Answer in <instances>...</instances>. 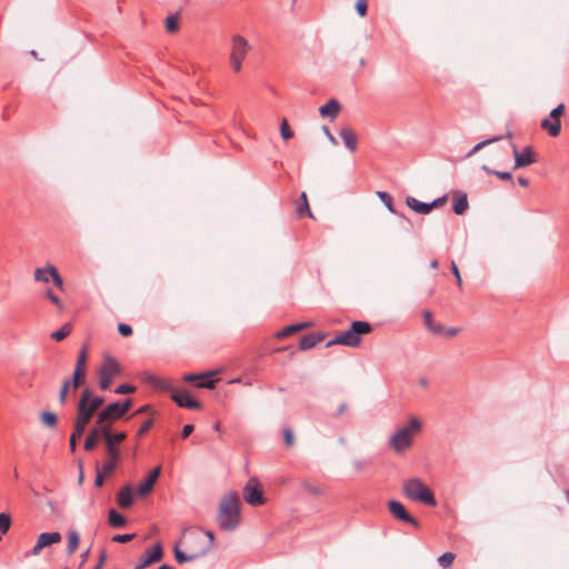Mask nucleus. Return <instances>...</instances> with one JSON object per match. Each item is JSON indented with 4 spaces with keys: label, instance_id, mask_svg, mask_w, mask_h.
Instances as JSON below:
<instances>
[{
    "label": "nucleus",
    "instance_id": "obj_1",
    "mask_svg": "<svg viewBox=\"0 0 569 569\" xmlns=\"http://www.w3.org/2000/svg\"><path fill=\"white\" fill-rule=\"evenodd\" d=\"M240 522V498L236 491L227 493L220 501L218 525L226 531L234 530Z\"/></svg>",
    "mask_w": 569,
    "mask_h": 569
},
{
    "label": "nucleus",
    "instance_id": "obj_2",
    "mask_svg": "<svg viewBox=\"0 0 569 569\" xmlns=\"http://www.w3.org/2000/svg\"><path fill=\"white\" fill-rule=\"evenodd\" d=\"M422 429L421 421L411 417L408 420V423L401 428H398L389 438V447L396 453H402L410 449L413 445V438L416 435L420 433Z\"/></svg>",
    "mask_w": 569,
    "mask_h": 569
},
{
    "label": "nucleus",
    "instance_id": "obj_3",
    "mask_svg": "<svg viewBox=\"0 0 569 569\" xmlns=\"http://www.w3.org/2000/svg\"><path fill=\"white\" fill-rule=\"evenodd\" d=\"M144 381L158 389L172 391L171 398L179 407L188 409H199L201 406L200 402L191 398V396L187 391L173 390L171 381L167 378L148 373L144 377Z\"/></svg>",
    "mask_w": 569,
    "mask_h": 569
},
{
    "label": "nucleus",
    "instance_id": "obj_4",
    "mask_svg": "<svg viewBox=\"0 0 569 569\" xmlns=\"http://www.w3.org/2000/svg\"><path fill=\"white\" fill-rule=\"evenodd\" d=\"M402 492L412 501H419L429 507L437 505L433 492L419 478L407 479L402 485Z\"/></svg>",
    "mask_w": 569,
    "mask_h": 569
},
{
    "label": "nucleus",
    "instance_id": "obj_5",
    "mask_svg": "<svg viewBox=\"0 0 569 569\" xmlns=\"http://www.w3.org/2000/svg\"><path fill=\"white\" fill-rule=\"evenodd\" d=\"M127 438V433L124 431H120L117 433H110L107 437L106 442V453L107 459L102 465V471L104 475H111L121 459V451L119 445Z\"/></svg>",
    "mask_w": 569,
    "mask_h": 569
},
{
    "label": "nucleus",
    "instance_id": "obj_6",
    "mask_svg": "<svg viewBox=\"0 0 569 569\" xmlns=\"http://www.w3.org/2000/svg\"><path fill=\"white\" fill-rule=\"evenodd\" d=\"M372 327L367 321H353L350 328L336 336L327 346L342 345L347 347H357L361 341V336L370 333Z\"/></svg>",
    "mask_w": 569,
    "mask_h": 569
},
{
    "label": "nucleus",
    "instance_id": "obj_7",
    "mask_svg": "<svg viewBox=\"0 0 569 569\" xmlns=\"http://www.w3.org/2000/svg\"><path fill=\"white\" fill-rule=\"evenodd\" d=\"M99 375V387L101 390H107L112 383V380L120 375V367L118 361L106 355L103 357L102 365L98 371Z\"/></svg>",
    "mask_w": 569,
    "mask_h": 569
},
{
    "label": "nucleus",
    "instance_id": "obj_8",
    "mask_svg": "<svg viewBox=\"0 0 569 569\" xmlns=\"http://www.w3.org/2000/svg\"><path fill=\"white\" fill-rule=\"evenodd\" d=\"M180 543L189 553H192V550L201 552V557L206 556L210 551V543H204L201 529H191L186 531Z\"/></svg>",
    "mask_w": 569,
    "mask_h": 569
},
{
    "label": "nucleus",
    "instance_id": "obj_9",
    "mask_svg": "<svg viewBox=\"0 0 569 569\" xmlns=\"http://www.w3.org/2000/svg\"><path fill=\"white\" fill-rule=\"evenodd\" d=\"M249 51L248 41L241 36H233L231 40L230 63L236 72H239L242 67V60Z\"/></svg>",
    "mask_w": 569,
    "mask_h": 569
},
{
    "label": "nucleus",
    "instance_id": "obj_10",
    "mask_svg": "<svg viewBox=\"0 0 569 569\" xmlns=\"http://www.w3.org/2000/svg\"><path fill=\"white\" fill-rule=\"evenodd\" d=\"M89 396V389L86 388L81 391V397L78 403L77 408V419L76 422L78 425V429L80 430L81 427H87V425L90 422L93 413L96 412L93 409H91L87 405V399Z\"/></svg>",
    "mask_w": 569,
    "mask_h": 569
},
{
    "label": "nucleus",
    "instance_id": "obj_11",
    "mask_svg": "<svg viewBox=\"0 0 569 569\" xmlns=\"http://www.w3.org/2000/svg\"><path fill=\"white\" fill-rule=\"evenodd\" d=\"M243 498L250 506L257 507L264 502L263 492L257 478H250L243 488Z\"/></svg>",
    "mask_w": 569,
    "mask_h": 569
},
{
    "label": "nucleus",
    "instance_id": "obj_12",
    "mask_svg": "<svg viewBox=\"0 0 569 569\" xmlns=\"http://www.w3.org/2000/svg\"><path fill=\"white\" fill-rule=\"evenodd\" d=\"M422 318H423V322H425V326L428 329V331L435 336L451 338V337H455L459 331L457 328H448L447 329L440 323H435L433 319H432V313L428 310H425L422 312Z\"/></svg>",
    "mask_w": 569,
    "mask_h": 569
},
{
    "label": "nucleus",
    "instance_id": "obj_13",
    "mask_svg": "<svg viewBox=\"0 0 569 569\" xmlns=\"http://www.w3.org/2000/svg\"><path fill=\"white\" fill-rule=\"evenodd\" d=\"M120 402H113L103 408L97 418V425L109 426L112 421L122 418L120 415Z\"/></svg>",
    "mask_w": 569,
    "mask_h": 569
},
{
    "label": "nucleus",
    "instance_id": "obj_14",
    "mask_svg": "<svg viewBox=\"0 0 569 569\" xmlns=\"http://www.w3.org/2000/svg\"><path fill=\"white\" fill-rule=\"evenodd\" d=\"M111 433V429L109 426H102L97 425L94 428H92L89 432V435L86 438L84 441V450L86 451H92L100 437H103L104 441L107 440V437Z\"/></svg>",
    "mask_w": 569,
    "mask_h": 569
},
{
    "label": "nucleus",
    "instance_id": "obj_15",
    "mask_svg": "<svg viewBox=\"0 0 569 569\" xmlns=\"http://www.w3.org/2000/svg\"><path fill=\"white\" fill-rule=\"evenodd\" d=\"M163 557V549L160 543H156L151 549L147 550L137 562L134 569H144L151 563L158 562Z\"/></svg>",
    "mask_w": 569,
    "mask_h": 569
},
{
    "label": "nucleus",
    "instance_id": "obj_16",
    "mask_svg": "<svg viewBox=\"0 0 569 569\" xmlns=\"http://www.w3.org/2000/svg\"><path fill=\"white\" fill-rule=\"evenodd\" d=\"M515 157V168H525L537 162V156L531 147H526L522 150H518L516 146H512Z\"/></svg>",
    "mask_w": 569,
    "mask_h": 569
},
{
    "label": "nucleus",
    "instance_id": "obj_17",
    "mask_svg": "<svg viewBox=\"0 0 569 569\" xmlns=\"http://www.w3.org/2000/svg\"><path fill=\"white\" fill-rule=\"evenodd\" d=\"M62 539L60 532H42L38 539L36 545L30 551L31 556L40 555L41 550L46 547H50L53 543L60 542Z\"/></svg>",
    "mask_w": 569,
    "mask_h": 569
},
{
    "label": "nucleus",
    "instance_id": "obj_18",
    "mask_svg": "<svg viewBox=\"0 0 569 569\" xmlns=\"http://www.w3.org/2000/svg\"><path fill=\"white\" fill-rule=\"evenodd\" d=\"M388 508H389V511L390 513L398 520H401L406 523H409V525H412L413 527H418L419 523L417 521L416 518H413L405 508V506L397 501V500H391L389 503H388Z\"/></svg>",
    "mask_w": 569,
    "mask_h": 569
},
{
    "label": "nucleus",
    "instance_id": "obj_19",
    "mask_svg": "<svg viewBox=\"0 0 569 569\" xmlns=\"http://www.w3.org/2000/svg\"><path fill=\"white\" fill-rule=\"evenodd\" d=\"M186 381L196 382L199 388L212 389L214 387L213 373H202V375H187L183 378Z\"/></svg>",
    "mask_w": 569,
    "mask_h": 569
},
{
    "label": "nucleus",
    "instance_id": "obj_20",
    "mask_svg": "<svg viewBox=\"0 0 569 569\" xmlns=\"http://www.w3.org/2000/svg\"><path fill=\"white\" fill-rule=\"evenodd\" d=\"M339 136L350 152H355L357 150L358 138L356 132L350 127L341 128Z\"/></svg>",
    "mask_w": 569,
    "mask_h": 569
},
{
    "label": "nucleus",
    "instance_id": "obj_21",
    "mask_svg": "<svg viewBox=\"0 0 569 569\" xmlns=\"http://www.w3.org/2000/svg\"><path fill=\"white\" fill-rule=\"evenodd\" d=\"M117 502L121 508H130L133 503V493L130 485L123 486L117 493Z\"/></svg>",
    "mask_w": 569,
    "mask_h": 569
},
{
    "label": "nucleus",
    "instance_id": "obj_22",
    "mask_svg": "<svg viewBox=\"0 0 569 569\" xmlns=\"http://www.w3.org/2000/svg\"><path fill=\"white\" fill-rule=\"evenodd\" d=\"M325 335L316 332V333H309L305 335L300 339L299 348L301 350H309L315 348L318 343L323 341Z\"/></svg>",
    "mask_w": 569,
    "mask_h": 569
},
{
    "label": "nucleus",
    "instance_id": "obj_23",
    "mask_svg": "<svg viewBox=\"0 0 569 569\" xmlns=\"http://www.w3.org/2000/svg\"><path fill=\"white\" fill-rule=\"evenodd\" d=\"M540 127L546 130L550 137L556 138L561 131V120L552 119L549 116L541 121Z\"/></svg>",
    "mask_w": 569,
    "mask_h": 569
},
{
    "label": "nucleus",
    "instance_id": "obj_24",
    "mask_svg": "<svg viewBox=\"0 0 569 569\" xmlns=\"http://www.w3.org/2000/svg\"><path fill=\"white\" fill-rule=\"evenodd\" d=\"M180 545V542H177L173 548L174 558L178 563H184L201 558V552H196L194 550H192V553H189L187 550L182 551Z\"/></svg>",
    "mask_w": 569,
    "mask_h": 569
},
{
    "label": "nucleus",
    "instance_id": "obj_25",
    "mask_svg": "<svg viewBox=\"0 0 569 569\" xmlns=\"http://www.w3.org/2000/svg\"><path fill=\"white\" fill-rule=\"evenodd\" d=\"M340 111V103L336 99H330L326 104L321 106L319 112L322 117L335 119Z\"/></svg>",
    "mask_w": 569,
    "mask_h": 569
},
{
    "label": "nucleus",
    "instance_id": "obj_26",
    "mask_svg": "<svg viewBox=\"0 0 569 569\" xmlns=\"http://www.w3.org/2000/svg\"><path fill=\"white\" fill-rule=\"evenodd\" d=\"M406 202H407V206L410 209H412L413 211H416L417 213L428 214L432 210V204L421 202L413 197H408L406 199Z\"/></svg>",
    "mask_w": 569,
    "mask_h": 569
},
{
    "label": "nucleus",
    "instance_id": "obj_27",
    "mask_svg": "<svg viewBox=\"0 0 569 569\" xmlns=\"http://www.w3.org/2000/svg\"><path fill=\"white\" fill-rule=\"evenodd\" d=\"M296 213L299 217L308 216L310 218H313V214H312V212H311V210L309 208L308 198H307V193L306 192L301 193L300 200L297 202Z\"/></svg>",
    "mask_w": 569,
    "mask_h": 569
},
{
    "label": "nucleus",
    "instance_id": "obj_28",
    "mask_svg": "<svg viewBox=\"0 0 569 569\" xmlns=\"http://www.w3.org/2000/svg\"><path fill=\"white\" fill-rule=\"evenodd\" d=\"M452 209L456 214H463L467 211L468 200L466 193L455 196Z\"/></svg>",
    "mask_w": 569,
    "mask_h": 569
},
{
    "label": "nucleus",
    "instance_id": "obj_29",
    "mask_svg": "<svg viewBox=\"0 0 569 569\" xmlns=\"http://www.w3.org/2000/svg\"><path fill=\"white\" fill-rule=\"evenodd\" d=\"M52 268H56L52 264H48L46 268H37L34 270V280L39 282H49L53 274Z\"/></svg>",
    "mask_w": 569,
    "mask_h": 569
},
{
    "label": "nucleus",
    "instance_id": "obj_30",
    "mask_svg": "<svg viewBox=\"0 0 569 569\" xmlns=\"http://www.w3.org/2000/svg\"><path fill=\"white\" fill-rule=\"evenodd\" d=\"M68 545H67V553L69 556L73 555L79 546L80 536L77 530L68 531Z\"/></svg>",
    "mask_w": 569,
    "mask_h": 569
},
{
    "label": "nucleus",
    "instance_id": "obj_31",
    "mask_svg": "<svg viewBox=\"0 0 569 569\" xmlns=\"http://www.w3.org/2000/svg\"><path fill=\"white\" fill-rule=\"evenodd\" d=\"M108 522L113 528H121L126 525V518L114 509H110L108 512Z\"/></svg>",
    "mask_w": 569,
    "mask_h": 569
},
{
    "label": "nucleus",
    "instance_id": "obj_32",
    "mask_svg": "<svg viewBox=\"0 0 569 569\" xmlns=\"http://www.w3.org/2000/svg\"><path fill=\"white\" fill-rule=\"evenodd\" d=\"M308 327V323H295V325H290V326H287L284 328H282L281 330H279L277 333H276V337L278 339H282V338H286L295 332H298L300 330H302L303 328H307Z\"/></svg>",
    "mask_w": 569,
    "mask_h": 569
},
{
    "label": "nucleus",
    "instance_id": "obj_33",
    "mask_svg": "<svg viewBox=\"0 0 569 569\" xmlns=\"http://www.w3.org/2000/svg\"><path fill=\"white\" fill-rule=\"evenodd\" d=\"M72 331V327L70 323H64L59 330H56L51 333V338L61 341L67 338Z\"/></svg>",
    "mask_w": 569,
    "mask_h": 569
},
{
    "label": "nucleus",
    "instance_id": "obj_34",
    "mask_svg": "<svg viewBox=\"0 0 569 569\" xmlns=\"http://www.w3.org/2000/svg\"><path fill=\"white\" fill-rule=\"evenodd\" d=\"M84 377L86 369L74 368L72 379H70L71 387L76 390L82 383Z\"/></svg>",
    "mask_w": 569,
    "mask_h": 569
},
{
    "label": "nucleus",
    "instance_id": "obj_35",
    "mask_svg": "<svg viewBox=\"0 0 569 569\" xmlns=\"http://www.w3.org/2000/svg\"><path fill=\"white\" fill-rule=\"evenodd\" d=\"M11 526V517L8 513H0V540L2 539V536L6 535Z\"/></svg>",
    "mask_w": 569,
    "mask_h": 569
},
{
    "label": "nucleus",
    "instance_id": "obj_36",
    "mask_svg": "<svg viewBox=\"0 0 569 569\" xmlns=\"http://www.w3.org/2000/svg\"><path fill=\"white\" fill-rule=\"evenodd\" d=\"M455 558H456V555L448 551V552H445L443 555H441L438 558V563L442 568L447 569V568H450L452 566Z\"/></svg>",
    "mask_w": 569,
    "mask_h": 569
},
{
    "label": "nucleus",
    "instance_id": "obj_37",
    "mask_svg": "<svg viewBox=\"0 0 569 569\" xmlns=\"http://www.w3.org/2000/svg\"><path fill=\"white\" fill-rule=\"evenodd\" d=\"M377 196L379 197V199L385 203V206L387 207V209L391 212V213H396L395 211V208H393V200H392V197L386 192V191H378L377 192Z\"/></svg>",
    "mask_w": 569,
    "mask_h": 569
},
{
    "label": "nucleus",
    "instance_id": "obj_38",
    "mask_svg": "<svg viewBox=\"0 0 569 569\" xmlns=\"http://www.w3.org/2000/svg\"><path fill=\"white\" fill-rule=\"evenodd\" d=\"M84 427H81V429L79 430L78 429V425L74 423V428H73V431L71 433V437H70V449L71 451H74L76 450V447H77V440L80 439L84 432Z\"/></svg>",
    "mask_w": 569,
    "mask_h": 569
},
{
    "label": "nucleus",
    "instance_id": "obj_39",
    "mask_svg": "<svg viewBox=\"0 0 569 569\" xmlns=\"http://www.w3.org/2000/svg\"><path fill=\"white\" fill-rule=\"evenodd\" d=\"M40 419L41 421L50 427V428H53L56 427L57 425V416L53 413V412H50V411H43L41 415H40Z\"/></svg>",
    "mask_w": 569,
    "mask_h": 569
},
{
    "label": "nucleus",
    "instance_id": "obj_40",
    "mask_svg": "<svg viewBox=\"0 0 569 569\" xmlns=\"http://www.w3.org/2000/svg\"><path fill=\"white\" fill-rule=\"evenodd\" d=\"M104 402V398L101 397V396H92L91 395V391L89 390V396H88V399H87V405L93 409L94 411H97V409L102 406V403Z\"/></svg>",
    "mask_w": 569,
    "mask_h": 569
},
{
    "label": "nucleus",
    "instance_id": "obj_41",
    "mask_svg": "<svg viewBox=\"0 0 569 569\" xmlns=\"http://www.w3.org/2000/svg\"><path fill=\"white\" fill-rule=\"evenodd\" d=\"M71 387V381L70 379H64L63 382H62V386H61V389H60V392H59V401L60 403L63 406L67 403V400H68V391Z\"/></svg>",
    "mask_w": 569,
    "mask_h": 569
},
{
    "label": "nucleus",
    "instance_id": "obj_42",
    "mask_svg": "<svg viewBox=\"0 0 569 569\" xmlns=\"http://www.w3.org/2000/svg\"><path fill=\"white\" fill-rule=\"evenodd\" d=\"M87 359H88V347H87V345H84L79 351L76 368L86 369Z\"/></svg>",
    "mask_w": 569,
    "mask_h": 569
},
{
    "label": "nucleus",
    "instance_id": "obj_43",
    "mask_svg": "<svg viewBox=\"0 0 569 569\" xmlns=\"http://www.w3.org/2000/svg\"><path fill=\"white\" fill-rule=\"evenodd\" d=\"M154 483L150 481L149 479H144L139 486H138V495L146 496L150 493L153 489Z\"/></svg>",
    "mask_w": 569,
    "mask_h": 569
},
{
    "label": "nucleus",
    "instance_id": "obj_44",
    "mask_svg": "<svg viewBox=\"0 0 569 569\" xmlns=\"http://www.w3.org/2000/svg\"><path fill=\"white\" fill-rule=\"evenodd\" d=\"M501 137H493V138H490V139H487V140H483L479 143H477L468 153V156H472L475 153H477L478 151H480L482 148H485L486 146L492 143V142H496L498 140H500Z\"/></svg>",
    "mask_w": 569,
    "mask_h": 569
},
{
    "label": "nucleus",
    "instance_id": "obj_45",
    "mask_svg": "<svg viewBox=\"0 0 569 569\" xmlns=\"http://www.w3.org/2000/svg\"><path fill=\"white\" fill-rule=\"evenodd\" d=\"M44 297L50 300L59 310L63 309V306L59 299V297L51 290L48 289L44 293Z\"/></svg>",
    "mask_w": 569,
    "mask_h": 569
},
{
    "label": "nucleus",
    "instance_id": "obj_46",
    "mask_svg": "<svg viewBox=\"0 0 569 569\" xmlns=\"http://www.w3.org/2000/svg\"><path fill=\"white\" fill-rule=\"evenodd\" d=\"M280 133H281V137L284 139V140H288L290 138H292L293 136V132L292 130L290 129L288 122L286 119L282 120L281 122V126H280Z\"/></svg>",
    "mask_w": 569,
    "mask_h": 569
},
{
    "label": "nucleus",
    "instance_id": "obj_47",
    "mask_svg": "<svg viewBox=\"0 0 569 569\" xmlns=\"http://www.w3.org/2000/svg\"><path fill=\"white\" fill-rule=\"evenodd\" d=\"M106 476L107 475H104L103 471H102V466L100 467L99 463H97V466H96L94 486L96 487H102Z\"/></svg>",
    "mask_w": 569,
    "mask_h": 569
},
{
    "label": "nucleus",
    "instance_id": "obj_48",
    "mask_svg": "<svg viewBox=\"0 0 569 569\" xmlns=\"http://www.w3.org/2000/svg\"><path fill=\"white\" fill-rule=\"evenodd\" d=\"M134 533H122V535H116L112 537V541L119 542V543H127L131 541L134 538Z\"/></svg>",
    "mask_w": 569,
    "mask_h": 569
},
{
    "label": "nucleus",
    "instance_id": "obj_49",
    "mask_svg": "<svg viewBox=\"0 0 569 569\" xmlns=\"http://www.w3.org/2000/svg\"><path fill=\"white\" fill-rule=\"evenodd\" d=\"M52 272H53V274L51 277V280H52L53 284L58 289L62 290L63 289V279L59 274L58 269L57 268H52Z\"/></svg>",
    "mask_w": 569,
    "mask_h": 569
},
{
    "label": "nucleus",
    "instance_id": "obj_50",
    "mask_svg": "<svg viewBox=\"0 0 569 569\" xmlns=\"http://www.w3.org/2000/svg\"><path fill=\"white\" fill-rule=\"evenodd\" d=\"M563 113H565V104L560 103L559 106H557L555 109H552L550 111L549 116L552 119L560 120V118L563 116Z\"/></svg>",
    "mask_w": 569,
    "mask_h": 569
},
{
    "label": "nucleus",
    "instance_id": "obj_51",
    "mask_svg": "<svg viewBox=\"0 0 569 569\" xmlns=\"http://www.w3.org/2000/svg\"><path fill=\"white\" fill-rule=\"evenodd\" d=\"M134 390H136V388L133 386L123 383V385L118 386L117 389L114 390V392L117 395H126V393H131Z\"/></svg>",
    "mask_w": 569,
    "mask_h": 569
},
{
    "label": "nucleus",
    "instance_id": "obj_52",
    "mask_svg": "<svg viewBox=\"0 0 569 569\" xmlns=\"http://www.w3.org/2000/svg\"><path fill=\"white\" fill-rule=\"evenodd\" d=\"M368 3L367 0H358L356 3V10L360 17H365L367 14Z\"/></svg>",
    "mask_w": 569,
    "mask_h": 569
},
{
    "label": "nucleus",
    "instance_id": "obj_53",
    "mask_svg": "<svg viewBox=\"0 0 569 569\" xmlns=\"http://www.w3.org/2000/svg\"><path fill=\"white\" fill-rule=\"evenodd\" d=\"M152 425H153V420L152 419L146 420L142 423V426L139 428V430L137 432V436L138 437L144 436L151 429Z\"/></svg>",
    "mask_w": 569,
    "mask_h": 569
},
{
    "label": "nucleus",
    "instance_id": "obj_54",
    "mask_svg": "<svg viewBox=\"0 0 569 569\" xmlns=\"http://www.w3.org/2000/svg\"><path fill=\"white\" fill-rule=\"evenodd\" d=\"M166 28L169 32H174L178 30V22L173 16H170L166 20Z\"/></svg>",
    "mask_w": 569,
    "mask_h": 569
},
{
    "label": "nucleus",
    "instance_id": "obj_55",
    "mask_svg": "<svg viewBox=\"0 0 569 569\" xmlns=\"http://www.w3.org/2000/svg\"><path fill=\"white\" fill-rule=\"evenodd\" d=\"M492 174L498 177L500 180L510 181L511 183H513L512 174L508 171L496 170V171H492Z\"/></svg>",
    "mask_w": 569,
    "mask_h": 569
},
{
    "label": "nucleus",
    "instance_id": "obj_56",
    "mask_svg": "<svg viewBox=\"0 0 569 569\" xmlns=\"http://www.w3.org/2000/svg\"><path fill=\"white\" fill-rule=\"evenodd\" d=\"M118 330L122 337H129L132 335V328L127 323H120L118 326Z\"/></svg>",
    "mask_w": 569,
    "mask_h": 569
},
{
    "label": "nucleus",
    "instance_id": "obj_57",
    "mask_svg": "<svg viewBox=\"0 0 569 569\" xmlns=\"http://www.w3.org/2000/svg\"><path fill=\"white\" fill-rule=\"evenodd\" d=\"M160 472H161V467L158 466L156 468H153L149 475L147 476V479H149L150 481H152L153 483L157 482L159 476H160Z\"/></svg>",
    "mask_w": 569,
    "mask_h": 569
},
{
    "label": "nucleus",
    "instance_id": "obj_58",
    "mask_svg": "<svg viewBox=\"0 0 569 569\" xmlns=\"http://www.w3.org/2000/svg\"><path fill=\"white\" fill-rule=\"evenodd\" d=\"M303 488H305L306 491H308V492H310L311 495H315V496H318V495L321 493V490L318 487H316V486H313V485H311L309 482H305L303 483Z\"/></svg>",
    "mask_w": 569,
    "mask_h": 569
},
{
    "label": "nucleus",
    "instance_id": "obj_59",
    "mask_svg": "<svg viewBox=\"0 0 569 569\" xmlns=\"http://www.w3.org/2000/svg\"><path fill=\"white\" fill-rule=\"evenodd\" d=\"M131 400L130 399H126L123 402H120V415H122V417L130 410L131 408Z\"/></svg>",
    "mask_w": 569,
    "mask_h": 569
},
{
    "label": "nucleus",
    "instance_id": "obj_60",
    "mask_svg": "<svg viewBox=\"0 0 569 569\" xmlns=\"http://www.w3.org/2000/svg\"><path fill=\"white\" fill-rule=\"evenodd\" d=\"M202 533H203L204 543H210V549H211L213 546V540H214L213 532L209 531V530H206V531L202 530Z\"/></svg>",
    "mask_w": 569,
    "mask_h": 569
},
{
    "label": "nucleus",
    "instance_id": "obj_61",
    "mask_svg": "<svg viewBox=\"0 0 569 569\" xmlns=\"http://www.w3.org/2000/svg\"><path fill=\"white\" fill-rule=\"evenodd\" d=\"M323 132L331 144H338L336 137L330 132V130L327 127H323Z\"/></svg>",
    "mask_w": 569,
    "mask_h": 569
},
{
    "label": "nucleus",
    "instance_id": "obj_62",
    "mask_svg": "<svg viewBox=\"0 0 569 569\" xmlns=\"http://www.w3.org/2000/svg\"><path fill=\"white\" fill-rule=\"evenodd\" d=\"M193 431V426L192 425H184L183 428H182V431H181V437L183 439L188 438Z\"/></svg>",
    "mask_w": 569,
    "mask_h": 569
},
{
    "label": "nucleus",
    "instance_id": "obj_63",
    "mask_svg": "<svg viewBox=\"0 0 569 569\" xmlns=\"http://www.w3.org/2000/svg\"><path fill=\"white\" fill-rule=\"evenodd\" d=\"M107 560V552L102 550L99 556V561L93 569H101Z\"/></svg>",
    "mask_w": 569,
    "mask_h": 569
},
{
    "label": "nucleus",
    "instance_id": "obj_64",
    "mask_svg": "<svg viewBox=\"0 0 569 569\" xmlns=\"http://www.w3.org/2000/svg\"><path fill=\"white\" fill-rule=\"evenodd\" d=\"M284 442L287 446H291L293 443V433L289 429L284 430Z\"/></svg>",
    "mask_w": 569,
    "mask_h": 569
}]
</instances>
